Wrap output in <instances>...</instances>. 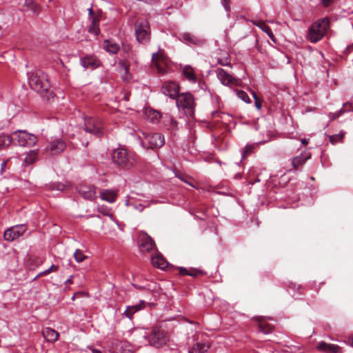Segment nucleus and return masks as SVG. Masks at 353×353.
Returning <instances> with one entry per match:
<instances>
[{"label":"nucleus","mask_w":353,"mask_h":353,"mask_svg":"<svg viewBox=\"0 0 353 353\" xmlns=\"http://www.w3.org/2000/svg\"><path fill=\"white\" fill-rule=\"evenodd\" d=\"M257 353H286V352L275 350L273 347H268L266 348L261 349L259 351L257 352Z\"/></svg>","instance_id":"42"},{"label":"nucleus","mask_w":353,"mask_h":353,"mask_svg":"<svg viewBox=\"0 0 353 353\" xmlns=\"http://www.w3.org/2000/svg\"><path fill=\"white\" fill-rule=\"evenodd\" d=\"M144 116L148 121L153 123H159L161 119L163 117L160 112L152 108H145Z\"/></svg>","instance_id":"19"},{"label":"nucleus","mask_w":353,"mask_h":353,"mask_svg":"<svg viewBox=\"0 0 353 353\" xmlns=\"http://www.w3.org/2000/svg\"><path fill=\"white\" fill-rule=\"evenodd\" d=\"M311 158V154L309 152H303L300 155L295 157L292 161V164L294 169H298L302 166L305 163Z\"/></svg>","instance_id":"20"},{"label":"nucleus","mask_w":353,"mask_h":353,"mask_svg":"<svg viewBox=\"0 0 353 353\" xmlns=\"http://www.w3.org/2000/svg\"><path fill=\"white\" fill-rule=\"evenodd\" d=\"M88 142L87 141V142L85 143V146H87V145H88Z\"/></svg>","instance_id":"62"},{"label":"nucleus","mask_w":353,"mask_h":353,"mask_svg":"<svg viewBox=\"0 0 353 353\" xmlns=\"http://www.w3.org/2000/svg\"><path fill=\"white\" fill-rule=\"evenodd\" d=\"M65 147V142L61 138H57L50 142L47 150L52 152L53 154H59L62 152Z\"/></svg>","instance_id":"16"},{"label":"nucleus","mask_w":353,"mask_h":353,"mask_svg":"<svg viewBox=\"0 0 353 353\" xmlns=\"http://www.w3.org/2000/svg\"><path fill=\"white\" fill-rule=\"evenodd\" d=\"M9 160H10L9 159L3 160V162L1 163V170H0V174H3V173L4 172V171L6 170V165H7V163L9 161Z\"/></svg>","instance_id":"48"},{"label":"nucleus","mask_w":353,"mask_h":353,"mask_svg":"<svg viewBox=\"0 0 353 353\" xmlns=\"http://www.w3.org/2000/svg\"><path fill=\"white\" fill-rule=\"evenodd\" d=\"M24 6L34 14H38L41 11L39 5L34 3L33 0H25Z\"/></svg>","instance_id":"32"},{"label":"nucleus","mask_w":353,"mask_h":353,"mask_svg":"<svg viewBox=\"0 0 353 353\" xmlns=\"http://www.w3.org/2000/svg\"><path fill=\"white\" fill-rule=\"evenodd\" d=\"M217 62L219 64H220L221 65H227V66L232 67V65L230 64V57L228 54L224 57L218 58Z\"/></svg>","instance_id":"39"},{"label":"nucleus","mask_w":353,"mask_h":353,"mask_svg":"<svg viewBox=\"0 0 353 353\" xmlns=\"http://www.w3.org/2000/svg\"><path fill=\"white\" fill-rule=\"evenodd\" d=\"M222 5L227 12L230 11V0H221Z\"/></svg>","instance_id":"47"},{"label":"nucleus","mask_w":353,"mask_h":353,"mask_svg":"<svg viewBox=\"0 0 353 353\" xmlns=\"http://www.w3.org/2000/svg\"><path fill=\"white\" fill-rule=\"evenodd\" d=\"M85 132L96 137H101L103 134V123L98 117H88L84 118Z\"/></svg>","instance_id":"7"},{"label":"nucleus","mask_w":353,"mask_h":353,"mask_svg":"<svg viewBox=\"0 0 353 353\" xmlns=\"http://www.w3.org/2000/svg\"><path fill=\"white\" fill-rule=\"evenodd\" d=\"M72 278H73V275H71V276L69 277V279H68L65 281V283L66 285L72 283Z\"/></svg>","instance_id":"55"},{"label":"nucleus","mask_w":353,"mask_h":353,"mask_svg":"<svg viewBox=\"0 0 353 353\" xmlns=\"http://www.w3.org/2000/svg\"><path fill=\"white\" fill-rule=\"evenodd\" d=\"M176 107L188 117H194L196 102L194 96L189 92H182L176 99Z\"/></svg>","instance_id":"2"},{"label":"nucleus","mask_w":353,"mask_h":353,"mask_svg":"<svg viewBox=\"0 0 353 353\" xmlns=\"http://www.w3.org/2000/svg\"><path fill=\"white\" fill-rule=\"evenodd\" d=\"M50 273H51L49 270V269H47L43 272H39L36 276L35 278L34 279V280H36L37 278L39 277H41V276H46V275H48Z\"/></svg>","instance_id":"49"},{"label":"nucleus","mask_w":353,"mask_h":353,"mask_svg":"<svg viewBox=\"0 0 353 353\" xmlns=\"http://www.w3.org/2000/svg\"><path fill=\"white\" fill-rule=\"evenodd\" d=\"M150 148H160L165 144L164 136L160 133H150L145 136Z\"/></svg>","instance_id":"14"},{"label":"nucleus","mask_w":353,"mask_h":353,"mask_svg":"<svg viewBox=\"0 0 353 353\" xmlns=\"http://www.w3.org/2000/svg\"><path fill=\"white\" fill-rule=\"evenodd\" d=\"M143 337L147 339L150 344L155 347H163L169 340L168 332L159 327H153L152 332L148 336L144 334Z\"/></svg>","instance_id":"6"},{"label":"nucleus","mask_w":353,"mask_h":353,"mask_svg":"<svg viewBox=\"0 0 353 353\" xmlns=\"http://www.w3.org/2000/svg\"><path fill=\"white\" fill-rule=\"evenodd\" d=\"M216 73L218 79L224 85H237L239 83L238 79L232 77L223 68H217Z\"/></svg>","instance_id":"13"},{"label":"nucleus","mask_w":353,"mask_h":353,"mask_svg":"<svg viewBox=\"0 0 353 353\" xmlns=\"http://www.w3.org/2000/svg\"><path fill=\"white\" fill-rule=\"evenodd\" d=\"M111 157L114 163L125 169L132 168L137 162L136 154L121 146L114 149Z\"/></svg>","instance_id":"1"},{"label":"nucleus","mask_w":353,"mask_h":353,"mask_svg":"<svg viewBox=\"0 0 353 353\" xmlns=\"http://www.w3.org/2000/svg\"><path fill=\"white\" fill-rule=\"evenodd\" d=\"M353 50V45L352 46H348L346 47L345 48V52L348 54L349 52H350L352 50Z\"/></svg>","instance_id":"56"},{"label":"nucleus","mask_w":353,"mask_h":353,"mask_svg":"<svg viewBox=\"0 0 353 353\" xmlns=\"http://www.w3.org/2000/svg\"><path fill=\"white\" fill-rule=\"evenodd\" d=\"M28 81L30 88L40 94L47 92L50 88L48 75L41 70L30 73Z\"/></svg>","instance_id":"3"},{"label":"nucleus","mask_w":353,"mask_h":353,"mask_svg":"<svg viewBox=\"0 0 353 353\" xmlns=\"http://www.w3.org/2000/svg\"><path fill=\"white\" fill-rule=\"evenodd\" d=\"M3 18H4L3 14L0 13V30L2 29V23H3Z\"/></svg>","instance_id":"57"},{"label":"nucleus","mask_w":353,"mask_h":353,"mask_svg":"<svg viewBox=\"0 0 353 353\" xmlns=\"http://www.w3.org/2000/svg\"><path fill=\"white\" fill-rule=\"evenodd\" d=\"M352 345L353 346V338H352Z\"/></svg>","instance_id":"64"},{"label":"nucleus","mask_w":353,"mask_h":353,"mask_svg":"<svg viewBox=\"0 0 353 353\" xmlns=\"http://www.w3.org/2000/svg\"><path fill=\"white\" fill-rule=\"evenodd\" d=\"M50 272H57L59 270V266L55 265H52L49 268Z\"/></svg>","instance_id":"52"},{"label":"nucleus","mask_w":353,"mask_h":353,"mask_svg":"<svg viewBox=\"0 0 353 353\" xmlns=\"http://www.w3.org/2000/svg\"><path fill=\"white\" fill-rule=\"evenodd\" d=\"M253 24L260 28L263 32H265L268 37L274 41L276 42L275 37L271 30V28L266 25L263 21H259L257 22L253 21Z\"/></svg>","instance_id":"29"},{"label":"nucleus","mask_w":353,"mask_h":353,"mask_svg":"<svg viewBox=\"0 0 353 353\" xmlns=\"http://www.w3.org/2000/svg\"><path fill=\"white\" fill-rule=\"evenodd\" d=\"M203 274H204V272L201 270H198V269H195V268H190V269H189L188 276H190L192 277H196L198 275Z\"/></svg>","instance_id":"44"},{"label":"nucleus","mask_w":353,"mask_h":353,"mask_svg":"<svg viewBox=\"0 0 353 353\" xmlns=\"http://www.w3.org/2000/svg\"><path fill=\"white\" fill-rule=\"evenodd\" d=\"M179 274L181 275H188L189 274V270L186 269L185 268L180 267L179 268Z\"/></svg>","instance_id":"50"},{"label":"nucleus","mask_w":353,"mask_h":353,"mask_svg":"<svg viewBox=\"0 0 353 353\" xmlns=\"http://www.w3.org/2000/svg\"><path fill=\"white\" fill-rule=\"evenodd\" d=\"M147 303L144 301H140L139 303L137 305L128 306L126 310L124 311L123 315L126 317L132 319L133 317V314L140 311L145 307Z\"/></svg>","instance_id":"18"},{"label":"nucleus","mask_w":353,"mask_h":353,"mask_svg":"<svg viewBox=\"0 0 353 353\" xmlns=\"http://www.w3.org/2000/svg\"><path fill=\"white\" fill-rule=\"evenodd\" d=\"M316 348L318 350L325 353H338L340 350V347L334 344H329L324 341L318 343Z\"/></svg>","instance_id":"21"},{"label":"nucleus","mask_w":353,"mask_h":353,"mask_svg":"<svg viewBox=\"0 0 353 353\" xmlns=\"http://www.w3.org/2000/svg\"><path fill=\"white\" fill-rule=\"evenodd\" d=\"M119 65L124 70L125 73L127 74L129 71V64L125 60H121L119 62Z\"/></svg>","instance_id":"45"},{"label":"nucleus","mask_w":353,"mask_h":353,"mask_svg":"<svg viewBox=\"0 0 353 353\" xmlns=\"http://www.w3.org/2000/svg\"><path fill=\"white\" fill-rule=\"evenodd\" d=\"M80 63L85 70H94L100 66L101 62L95 55L88 54L80 59Z\"/></svg>","instance_id":"12"},{"label":"nucleus","mask_w":353,"mask_h":353,"mask_svg":"<svg viewBox=\"0 0 353 353\" xmlns=\"http://www.w3.org/2000/svg\"><path fill=\"white\" fill-rule=\"evenodd\" d=\"M151 263L153 266L161 270H164L168 265V261L159 252H157L155 254L151 255Z\"/></svg>","instance_id":"17"},{"label":"nucleus","mask_w":353,"mask_h":353,"mask_svg":"<svg viewBox=\"0 0 353 353\" xmlns=\"http://www.w3.org/2000/svg\"><path fill=\"white\" fill-rule=\"evenodd\" d=\"M103 47L110 54H116L120 50L119 44L112 42L108 39L104 40Z\"/></svg>","instance_id":"25"},{"label":"nucleus","mask_w":353,"mask_h":353,"mask_svg":"<svg viewBox=\"0 0 353 353\" xmlns=\"http://www.w3.org/2000/svg\"><path fill=\"white\" fill-rule=\"evenodd\" d=\"M234 92H236V96L242 101H245L247 103H251V100L249 96L245 91L240 90H234Z\"/></svg>","instance_id":"36"},{"label":"nucleus","mask_w":353,"mask_h":353,"mask_svg":"<svg viewBox=\"0 0 353 353\" xmlns=\"http://www.w3.org/2000/svg\"><path fill=\"white\" fill-rule=\"evenodd\" d=\"M163 56L160 52H154L152 54V63L156 66V68L158 70V72L160 74H162L165 73V68L163 67H162L159 63V61H163Z\"/></svg>","instance_id":"24"},{"label":"nucleus","mask_w":353,"mask_h":353,"mask_svg":"<svg viewBox=\"0 0 353 353\" xmlns=\"http://www.w3.org/2000/svg\"><path fill=\"white\" fill-rule=\"evenodd\" d=\"M210 346L205 343H196L190 350V353H204L208 351Z\"/></svg>","instance_id":"31"},{"label":"nucleus","mask_w":353,"mask_h":353,"mask_svg":"<svg viewBox=\"0 0 353 353\" xmlns=\"http://www.w3.org/2000/svg\"><path fill=\"white\" fill-rule=\"evenodd\" d=\"M182 39L184 41L187 42L188 43H192L196 46L201 45L202 43L201 41L197 38L196 37L192 35L190 33H183L182 35Z\"/></svg>","instance_id":"34"},{"label":"nucleus","mask_w":353,"mask_h":353,"mask_svg":"<svg viewBox=\"0 0 353 353\" xmlns=\"http://www.w3.org/2000/svg\"><path fill=\"white\" fill-rule=\"evenodd\" d=\"M79 193L85 199L93 201L97 198L96 187L91 185H80L77 188Z\"/></svg>","instance_id":"15"},{"label":"nucleus","mask_w":353,"mask_h":353,"mask_svg":"<svg viewBox=\"0 0 353 353\" xmlns=\"http://www.w3.org/2000/svg\"><path fill=\"white\" fill-rule=\"evenodd\" d=\"M27 230L26 225H17L4 232L3 237L6 241H12L21 236Z\"/></svg>","instance_id":"9"},{"label":"nucleus","mask_w":353,"mask_h":353,"mask_svg":"<svg viewBox=\"0 0 353 353\" xmlns=\"http://www.w3.org/2000/svg\"><path fill=\"white\" fill-rule=\"evenodd\" d=\"M12 143V139H10V134L6 136H0V149H1L5 145H9Z\"/></svg>","instance_id":"37"},{"label":"nucleus","mask_w":353,"mask_h":353,"mask_svg":"<svg viewBox=\"0 0 353 353\" xmlns=\"http://www.w3.org/2000/svg\"><path fill=\"white\" fill-rule=\"evenodd\" d=\"M176 176L179 177V179H181L182 181H184L182 178H181V176H179L178 174H176Z\"/></svg>","instance_id":"60"},{"label":"nucleus","mask_w":353,"mask_h":353,"mask_svg":"<svg viewBox=\"0 0 353 353\" xmlns=\"http://www.w3.org/2000/svg\"><path fill=\"white\" fill-rule=\"evenodd\" d=\"M254 146L253 145H246L243 152H242V158H245L249 154L252 152Z\"/></svg>","instance_id":"41"},{"label":"nucleus","mask_w":353,"mask_h":353,"mask_svg":"<svg viewBox=\"0 0 353 353\" xmlns=\"http://www.w3.org/2000/svg\"><path fill=\"white\" fill-rule=\"evenodd\" d=\"M182 75L191 83H196L197 81L194 68L189 65H186L182 68Z\"/></svg>","instance_id":"22"},{"label":"nucleus","mask_w":353,"mask_h":353,"mask_svg":"<svg viewBox=\"0 0 353 353\" xmlns=\"http://www.w3.org/2000/svg\"><path fill=\"white\" fill-rule=\"evenodd\" d=\"M88 14L89 16L91 17V19L92 17H94L93 15H94V11H93V9L92 7H90L88 10Z\"/></svg>","instance_id":"54"},{"label":"nucleus","mask_w":353,"mask_h":353,"mask_svg":"<svg viewBox=\"0 0 353 353\" xmlns=\"http://www.w3.org/2000/svg\"><path fill=\"white\" fill-rule=\"evenodd\" d=\"M139 247L141 252H150L157 250L154 241L146 233H142L139 236Z\"/></svg>","instance_id":"10"},{"label":"nucleus","mask_w":353,"mask_h":353,"mask_svg":"<svg viewBox=\"0 0 353 353\" xmlns=\"http://www.w3.org/2000/svg\"><path fill=\"white\" fill-rule=\"evenodd\" d=\"M163 122L168 125L171 130H178V122L172 116L166 114L163 117Z\"/></svg>","instance_id":"33"},{"label":"nucleus","mask_w":353,"mask_h":353,"mask_svg":"<svg viewBox=\"0 0 353 353\" xmlns=\"http://www.w3.org/2000/svg\"><path fill=\"white\" fill-rule=\"evenodd\" d=\"M99 18L98 17H92L91 24L88 28V32L97 36L100 33Z\"/></svg>","instance_id":"30"},{"label":"nucleus","mask_w":353,"mask_h":353,"mask_svg":"<svg viewBox=\"0 0 353 353\" xmlns=\"http://www.w3.org/2000/svg\"><path fill=\"white\" fill-rule=\"evenodd\" d=\"M258 328L259 331L263 332L265 334H268L273 331L274 327V325L266 322L265 319H261L259 321Z\"/></svg>","instance_id":"27"},{"label":"nucleus","mask_w":353,"mask_h":353,"mask_svg":"<svg viewBox=\"0 0 353 353\" xmlns=\"http://www.w3.org/2000/svg\"><path fill=\"white\" fill-rule=\"evenodd\" d=\"M334 0H321V3L324 7H328L332 4Z\"/></svg>","instance_id":"51"},{"label":"nucleus","mask_w":353,"mask_h":353,"mask_svg":"<svg viewBox=\"0 0 353 353\" xmlns=\"http://www.w3.org/2000/svg\"><path fill=\"white\" fill-rule=\"evenodd\" d=\"M42 334L46 341L51 343L57 341L59 336V333L56 330L50 327L43 329Z\"/></svg>","instance_id":"23"},{"label":"nucleus","mask_w":353,"mask_h":353,"mask_svg":"<svg viewBox=\"0 0 353 353\" xmlns=\"http://www.w3.org/2000/svg\"><path fill=\"white\" fill-rule=\"evenodd\" d=\"M74 259L77 262L80 263L84 261L87 256L83 254V252L77 249L74 254Z\"/></svg>","instance_id":"38"},{"label":"nucleus","mask_w":353,"mask_h":353,"mask_svg":"<svg viewBox=\"0 0 353 353\" xmlns=\"http://www.w3.org/2000/svg\"><path fill=\"white\" fill-rule=\"evenodd\" d=\"M254 182H250L251 185H253Z\"/></svg>","instance_id":"63"},{"label":"nucleus","mask_w":353,"mask_h":353,"mask_svg":"<svg viewBox=\"0 0 353 353\" xmlns=\"http://www.w3.org/2000/svg\"><path fill=\"white\" fill-rule=\"evenodd\" d=\"M326 29L325 22L323 19L321 21H316L309 28L307 39L312 43H316L323 37Z\"/></svg>","instance_id":"8"},{"label":"nucleus","mask_w":353,"mask_h":353,"mask_svg":"<svg viewBox=\"0 0 353 353\" xmlns=\"http://www.w3.org/2000/svg\"><path fill=\"white\" fill-rule=\"evenodd\" d=\"M301 142H302V143H303V145H306V144H307L308 141H307V139H303L301 140Z\"/></svg>","instance_id":"59"},{"label":"nucleus","mask_w":353,"mask_h":353,"mask_svg":"<svg viewBox=\"0 0 353 353\" xmlns=\"http://www.w3.org/2000/svg\"><path fill=\"white\" fill-rule=\"evenodd\" d=\"M161 91L163 94L169 97L170 99H176L180 94V86L174 81L165 82L162 85Z\"/></svg>","instance_id":"11"},{"label":"nucleus","mask_w":353,"mask_h":353,"mask_svg":"<svg viewBox=\"0 0 353 353\" xmlns=\"http://www.w3.org/2000/svg\"><path fill=\"white\" fill-rule=\"evenodd\" d=\"M89 349L92 353H102V351L101 350L94 348L93 347H89Z\"/></svg>","instance_id":"53"},{"label":"nucleus","mask_w":353,"mask_h":353,"mask_svg":"<svg viewBox=\"0 0 353 353\" xmlns=\"http://www.w3.org/2000/svg\"><path fill=\"white\" fill-rule=\"evenodd\" d=\"M252 97L254 99V103H255V106L256 108L258 109V110H261V102L259 101L257 95L256 94V93L254 92H252Z\"/></svg>","instance_id":"46"},{"label":"nucleus","mask_w":353,"mask_h":353,"mask_svg":"<svg viewBox=\"0 0 353 353\" xmlns=\"http://www.w3.org/2000/svg\"><path fill=\"white\" fill-rule=\"evenodd\" d=\"M135 35L137 41L147 44L151 38V31L149 22L146 19H138L134 23Z\"/></svg>","instance_id":"4"},{"label":"nucleus","mask_w":353,"mask_h":353,"mask_svg":"<svg viewBox=\"0 0 353 353\" xmlns=\"http://www.w3.org/2000/svg\"><path fill=\"white\" fill-rule=\"evenodd\" d=\"M352 110V105L350 103H345L343 105V107L335 112H331L329 114V117L331 120H334L341 116L346 112H350Z\"/></svg>","instance_id":"26"},{"label":"nucleus","mask_w":353,"mask_h":353,"mask_svg":"<svg viewBox=\"0 0 353 353\" xmlns=\"http://www.w3.org/2000/svg\"><path fill=\"white\" fill-rule=\"evenodd\" d=\"M260 180L259 179H256L254 182H259Z\"/></svg>","instance_id":"61"},{"label":"nucleus","mask_w":353,"mask_h":353,"mask_svg":"<svg viewBox=\"0 0 353 353\" xmlns=\"http://www.w3.org/2000/svg\"><path fill=\"white\" fill-rule=\"evenodd\" d=\"M100 197L101 199L112 203L116 201L117 193L112 190H103L100 193Z\"/></svg>","instance_id":"28"},{"label":"nucleus","mask_w":353,"mask_h":353,"mask_svg":"<svg viewBox=\"0 0 353 353\" xmlns=\"http://www.w3.org/2000/svg\"><path fill=\"white\" fill-rule=\"evenodd\" d=\"M65 185L60 183H56L50 184V188L52 190H56L58 191H63L65 190Z\"/></svg>","instance_id":"43"},{"label":"nucleus","mask_w":353,"mask_h":353,"mask_svg":"<svg viewBox=\"0 0 353 353\" xmlns=\"http://www.w3.org/2000/svg\"><path fill=\"white\" fill-rule=\"evenodd\" d=\"M12 143L23 147H32L37 142V137L25 130H17L10 134Z\"/></svg>","instance_id":"5"},{"label":"nucleus","mask_w":353,"mask_h":353,"mask_svg":"<svg viewBox=\"0 0 353 353\" xmlns=\"http://www.w3.org/2000/svg\"><path fill=\"white\" fill-rule=\"evenodd\" d=\"M132 285H133L135 288H137V289H138V290H142V289H143V288H143V286L139 285L134 284V283H132Z\"/></svg>","instance_id":"58"},{"label":"nucleus","mask_w":353,"mask_h":353,"mask_svg":"<svg viewBox=\"0 0 353 353\" xmlns=\"http://www.w3.org/2000/svg\"><path fill=\"white\" fill-rule=\"evenodd\" d=\"M37 159V153L32 151L25 158L24 161L27 164L33 163Z\"/></svg>","instance_id":"40"},{"label":"nucleus","mask_w":353,"mask_h":353,"mask_svg":"<svg viewBox=\"0 0 353 353\" xmlns=\"http://www.w3.org/2000/svg\"><path fill=\"white\" fill-rule=\"evenodd\" d=\"M344 134V132H340L337 134L330 135L329 137V140L332 145H335L337 143H341L343 141Z\"/></svg>","instance_id":"35"}]
</instances>
